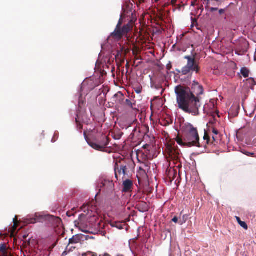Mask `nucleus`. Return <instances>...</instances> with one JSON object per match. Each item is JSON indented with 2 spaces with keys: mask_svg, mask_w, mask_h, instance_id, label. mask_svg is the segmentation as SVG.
I'll use <instances>...</instances> for the list:
<instances>
[{
  "mask_svg": "<svg viewBox=\"0 0 256 256\" xmlns=\"http://www.w3.org/2000/svg\"><path fill=\"white\" fill-rule=\"evenodd\" d=\"M178 107L186 113L193 116L200 114L199 109L202 106L200 96L204 93L202 86L198 82H192L191 87L182 85L175 87Z\"/></svg>",
  "mask_w": 256,
  "mask_h": 256,
  "instance_id": "f257e3e1",
  "label": "nucleus"
},
{
  "mask_svg": "<svg viewBox=\"0 0 256 256\" xmlns=\"http://www.w3.org/2000/svg\"><path fill=\"white\" fill-rule=\"evenodd\" d=\"M78 224L80 228H100L104 226V224L102 222V220H100L97 216L94 215L88 218L84 214L80 215Z\"/></svg>",
  "mask_w": 256,
  "mask_h": 256,
  "instance_id": "f03ea898",
  "label": "nucleus"
},
{
  "mask_svg": "<svg viewBox=\"0 0 256 256\" xmlns=\"http://www.w3.org/2000/svg\"><path fill=\"white\" fill-rule=\"evenodd\" d=\"M184 140L188 147L193 146H202L199 142L200 138L198 130L192 124H189L186 127L184 136Z\"/></svg>",
  "mask_w": 256,
  "mask_h": 256,
  "instance_id": "7ed1b4c3",
  "label": "nucleus"
},
{
  "mask_svg": "<svg viewBox=\"0 0 256 256\" xmlns=\"http://www.w3.org/2000/svg\"><path fill=\"white\" fill-rule=\"evenodd\" d=\"M133 24L132 21L124 24L122 27H116L114 30L108 36L109 40L119 42L124 37L128 38V34L132 30Z\"/></svg>",
  "mask_w": 256,
  "mask_h": 256,
  "instance_id": "20e7f679",
  "label": "nucleus"
},
{
  "mask_svg": "<svg viewBox=\"0 0 256 256\" xmlns=\"http://www.w3.org/2000/svg\"><path fill=\"white\" fill-rule=\"evenodd\" d=\"M184 58L188 60L186 64L182 68L181 70L178 71L182 75H186L189 74H192L194 72L198 74L200 72L199 62H198L194 56H186Z\"/></svg>",
  "mask_w": 256,
  "mask_h": 256,
  "instance_id": "39448f33",
  "label": "nucleus"
},
{
  "mask_svg": "<svg viewBox=\"0 0 256 256\" xmlns=\"http://www.w3.org/2000/svg\"><path fill=\"white\" fill-rule=\"evenodd\" d=\"M98 188L100 192L106 194H110L114 190V184L112 180L108 178H102L100 180L98 184Z\"/></svg>",
  "mask_w": 256,
  "mask_h": 256,
  "instance_id": "423d86ee",
  "label": "nucleus"
},
{
  "mask_svg": "<svg viewBox=\"0 0 256 256\" xmlns=\"http://www.w3.org/2000/svg\"><path fill=\"white\" fill-rule=\"evenodd\" d=\"M110 140L109 138L104 135H102L100 137V140L98 144L94 142H88V143L93 148L98 150H102L108 145Z\"/></svg>",
  "mask_w": 256,
  "mask_h": 256,
  "instance_id": "0eeeda50",
  "label": "nucleus"
},
{
  "mask_svg": "<svg viewBox=\"0 0 256 256\" xmlns=\"http://www.w3.org/2000/svg\"><path fill=\"white\" fill-rule=\"evenodd\" d=\"M148 132L149 126L146 124H144L142 126L141 128H135L130 134V137L134 139V136H138V134L140 132H142L144 134H146Z\"/></svg>",
  "mask_w": 256,
  "mask_h": 256,
  "instance_id": "6e6552de",
  "label": "nucleus"
},
{
  "mask_svg": "<svg viewBox=\"0 0 256 256\" xmlns=\"http://www.w3.org/2000/svg\"><path fill=\"white\" fill-rule=\"evenodd\" d=\"M128 167L124 166H119L118 162H116L114 166L115 176L118 180V174L124 176L126 174V170Z\"/></svg>",
  "mask_w": 256,
  "mask_h": 256,
  "instance_id": "1a4fd4ad",
  "label": "nucleus"
},
{
  "mask_svg": "<svg viewBox=\"0 0 256 256\" xmlns=\"http://www.w3.org/2000/svg\"><path fill=\"white\" fill-rule=\"evenodd\" d=\"M122 192H130L133 186V183L130 180H126L124 182Z\"/></svg>",
  "mask_w": 256,
  "mask_h": 256,
  "instance_id": "9d476101",
  "label": "nucleus"
},
{
  "mask_svg": "<svg viewBox=\"0 0 256 256\" xmlns=\"http://www.w3.org/2000/svg\"><path fill=\"white\" fill-rule=\"evenodd\" d=\"M44 220V216L39 214H36L34 216L29 219V223L35 224L36 222H42Z\"/></svg>",
  "mask_w": 256,
  "mask_h": 256,
  "instance_id": "9b49d317",
  "label": "nucleus"
},
{
  "mask_svg": "<svg viewBox=\"0 0 256 256\" xmlns=\"http://www.w3.org/2000/svg\"><path fill=\"white\" fill-rule=\"evenodd\" d=\"M137 209L140 212H148L149 210L148 204L146 202H140L139 204L136 205Z\"/></svg>",
  "mask_w": 256,
  "mask_h": 256,
  "instance_id": "f8f14e48",
  "label": "nucleus"
},
{
  "mask_svg": "<svg viewBox=\"0 0 256 256\" xmlns=\"http://www.w3.org/2000/svg\"><path fill=\"white\" fill-rule=\"evenodd\" d=\"M116 162L119 163V166H124L130 167L132 164V160L130 159H120L117 160Z\"/></svg>",
  "mask_w": 256,
  "mask_h": 256,
  "instance_id": "ddd939ff",
  "label": "nucleus"
},
{
  "mask_svg": "<svg viewBox=\"0 0 256 256\" xmlns=\"http://www.w3.org/2000/svg\"><path fill=\"white\" fill-rule=\"evenodd\" d=\"M239 108V106L233 105L230 110L229 114L233 117L236 116L238 114Z\"/></svg>",
  "mask_w": 256,
  "mask_h": 256,
  "instance_id": "4468645a",
  "label": "nucleus"
},
{
  "mask_svg": "<svg viewBox=\"0 0 256 256\" xmlns=\"http://www.w3.org/2000/svg\"><path fill=\"white\" fill-rule=\"evenodd\" d=\"M125 55L126 54L123 53L122 52H118L116 56V60H119L120 63H124V62Z\"/></svg>",
  "mask_w": 256,
  "mask_h": 256,
  "instance_id": "2eb2a0df",
  "label": "nucleus"
},
{
  "mask_svg": "<svg viewBox=\"0 0 256 256\" xmlns=\"http://www.w3.org/2000/svg\"><path fill=\"white\" fill-rule=\"evenodd\" d=\"M182 212H183V210L181 212L180 216L179 218L178 224L180 225H182L184 224L187 221V220L188 219V215L186 214H184L182 216H181V215L182 214Z\"/></svg>",
  "mask_w": 256,
  "mask_h": 256,
  "instance_id": "dca6fc26",
  "label": "nucleus"
},
{
  "mask_svg": "<svg viewBox=\"0 0 256 256\" xmlns=\"http://www.w3.org/2000/svg\"><path fill=\"white\" fill-rule=\"evenodd\" d=\"M80 241V236L78 235L73 236L69 240L70 244H78Z\"/></svg>",
  "mask_w": 256,
  "mask_h": 256,
  "instance_id": "f3484780",
  "label": "nucleus"
},
{
  "mask_svg": "<svg viewBox=\"0 0 256 256\" xmlns=\"http://www.w3.org/2000/svg\"><path fill=\"white\" fill-rule=\"evenodd\" d=\"M82 256H98V254L96 253L91 252H88L86 254H82ZM99 256H110L108 254H100ZM118 256H124L122 255H118Z\"/></svg>",
  "mask_w": 256,
  "mask_h": 256,
  "instance_id": "a211bd4d",
  "label": "nucleus"
},
{
  "mask_svg": "<svg viewBox=\"0 0 256 256\" xmlns=\"http://www.w3.org/2000/svg\"><path fill=\"white\" fill-rule=\"evenodd\" d=\"M236 218L238 224L244 230H247L248 228L247 224L244 222L242 221L239 217L236 216Z\"/></svg>",
  "mask_w": 256,
  "mask_h": 256,
  "instance_id": "6ab92c4d",
  "label": "nucleus"
},
{
  "mask_svg": "<svg viewBox=\"0 0 256 256\" xmlns=\"http://www.w3.org/2000/svg\"><path fill=\"white\" fill-rule=\"evenodd\" d=\"M241 74L245 78H248L249 76L250 70L246 68H242L240 70Z\"/></svg>",
  "mask_w": 256,
  "mask_h": 256,
  "instance_id": "aec40b11",
  "label": "nucleus"
},
{
  "mask_svg": "<svg viewBox=\"0 0 256 256\" xmlns=\"http://www.w3.org/2000/svg\"><path fill=\"white\" fill-rule=\"evenodd\" d=\"M176 140L177 142V143L180 146H187V144L186 142V141L184 140V139L182 140L181 138L178 136L176 137Z\"/></svg>",
  "mask_w": 256,
  "mask_h": 256,
  "instance_id": "412c9836",
  "label": "nucleus"
},
{
  "mask_svg": "<svg viewBox=\"0 0 256 256\" xmlns=\"http://www.w3.org/2000/svg\"><path fill=\"white\" fill-rule=\"evenodd\" d=\"M204 2L206 3L208 6H210L212 2H216L218 6H220L222 4V2L220 0H204Z\"/></svg>",
  "mask_w": 256,
  "mask_h": 256,
  "instance_id": "4be33fe9",
  "label": "nucleus"
},
{
  "mask_svg": "<svg viewBox=\"0 0 256 256\" xmlns=\"http://www.w3.org/2000/svg\"><path fill=\"white\" fill-rule=\"evenodd\" d=\"M212 132L214 134V136H212V139L214 142H216V140H218V134H219L218 131L215 128H212Z\"/></svg>",
  "mask_w": 256,
  "mask_h": 256,
  "instance_id": "5701e85b",
  "label": "nucleus"
},
{
  "mask_svg": "<svg viewBox=\"0 0 256 256\" xmlns=\"http://www.w3.org/2000/svg\"><path fill=\"white\" fill-rule=\"evenodd\" d=\"M0 251L2 252L4 254L7 253V248L6 244H2L0 246Z\"/></svg>",
  "mask_w": 256,
  "mask_h": 256,
  "instance_id": "b1692460",
  "label": "nucleus"
},
{
  "mask_svg": "<svg viewBox=\"0 0 256 256\" xmlns=\"http://www.w3.org/2000/svg\"><path fill=\"white\" fill-rule=\"evenodd\" d=\"M230 6V4L228 6V7L226 8H224V9H220V10H219V14H224V12H228V10H229L228 7H229V6Z\"/></svg>",
  "mask_w": 256,
  "mask_h": 256,
  "instance_id": "393cba45",
  "label": "nucleus"
},
{
  "mask_svg": "<svg viewBox=\"0 0 256 256\" xmlns=\"http://www.w3.org/2000/svg\"><path fill=\"white\" fill-rule=\"evenodd\" d=\"M76 122L77 124V128L78 130H81L83 126L79 122L78 120V118H76Z\"/></svg>",
  "mask_w": 256,
  "mask_h": 256,
  "instance_id": "a878e982",
  "label": "nucleus"
},
{
  "mask_svg": "<svg viewBox=\"0 0 256 256\" xmlns=\"http://www.w3.org/2000/svg\"><path fill=\"white\" fill-rule=\"evenodd\" d=\"M204 140H206L207 144H209V142L210 141V138L208 136V134H206V132H205V134H204Z\"/></svg>",
  "mask_w": 256,
  "mask_h": 256,
  "instance_id": "bb28decb",
  "label": "nucleus"
},
{
  "mask_svg": "<svg viewBox=\"0 0 256 256\" xmlns=\"http://www.w3.org/2000/svg\"><path fill=\"white\" fill-rule=\"evenodd\" d=\"M18 218H17V217L16 216L15 218L14 219V225L13 226V228L16 230L17 228V226H18Z\"/></svg>",
  "mask_w": 256,
  "mask_h": 256,
  "instance_id": "cd10ccee",
  "label": "nucleus"
},
{
  "mask_svg": "<svg viewBox=\"0 0 256 256\" xmlns=\"http://www.w3.org/2000/svg\"><path fill=\"white\" fill-rule=\"evenodd\" d=\"M122 18H120L119 20H118V22L116 26V27H122L123 26H122Z\"/></svg>",
  "mask_w": 256,
  "mask_h": 256,
  "instance_id": "c85d7f7f",
  "label": "nucleus"
},
{
  "mask_svg": "<svg viewBox=\"0 0 256 256\" xmlns=\"http://www.w3.org/2000/svg\"><path fill=\"white\" fill-rule=\"evenodd\" d=\"M178 221H179V218L176 216H174L172 219V222H174V223H177V222L178 223Z\"/></svg>",
  "mask_w": 256,
  "mask_h": 256,
  "instance_id": "c756f323",
  "label": "nucleus"
},
{
  "mask_svg": "<svg viewBox=\"0 0 256 256\" xmlns=\"http://www.w3.org/2000/svg\"><path fill=\"white\" fill-rule=\"evenodd\" d=\"M126 104L127 105L132 107V102H130V100L127 99L126 100Z\"/></svg>",
  "mask_w": 256,
  "mask_h": 256,
  "instance_id": "7c9ffc66",
  "label": "nucleus"
},
{
  "mask_svg": "<svg viewBox=\"0 0 256 256\" xmlns=\"http://www.w3.org/2000/svg\"><path fill=\"white\" fill-rule=\"evenodd\" d=\"M245 154L248 156H252L254 154L252 152H246Z\"/></svg>",
  "mask_w": 256,
  "mask_h": 256,
  "instance_id": "2f4dec72",
  "label": "nucleus"
},
{
  "mask_svg": "<svg viewBox=\"0 0 256 256\" xmlns=\"http://www.w3.org/2000/svg\"><path fill=\"white\" fill-rule=\"evenodd\" d=\"M210 10L212 12H214L218 10V8L212 7V8H210Z\"/></svg>",
  "mask_w": 256,
  "mask_h": 256,
  "instance_id": "473e14b6",
  "label": "nucleus"
},
{
  "mask_svg": "<svg viewBox=\"0 0 256 256\" xmlns=\"http://www.w3.org/2000/svg\"><path fill=\"white\" fill-rule=\"evenodd\" d=\"M210 5L213 6H218L216 5V2H212Z\"/></svg>",
  "mask_w": 256,
  "mask_h": 256,
  "instance_id": "72a5a7b5",
  "label": "nucleus"
},
{
  "mask_svg": "<svg viewBox=\"0 0 256 256\" xmlns=\"http://www.w3.org/2000/svg\"><path fill=\"white\" fill-rule=\"evenodd\" d=\"M250 80H252L253 82V85L256 84V82L254 81V79L250 78Z\"/></svg>",
  "mask_w": 256,
  "mask_h": 256,
  "instance_id": "f704fd0d",
  "label": "nucleus"
},
{
  "mask_svg": "<svg viewBox=\"0 0 256 256\" xmlns=\"http://www.w3.org/2000/svg\"><path fill=\"white\" fill-rule=\"evenodd\" d=\"M177 2V0H172V4H175Z\"/></svg>",
  "mask_w": 256,
  "mask_h": 256,
  "instance_id": "c9c22d12",
  "label": "nucleus"
},
{
  "mask_svg": "<svg viewBox=\"0 0 256 256\" xmlns=\"http://www.w3.org/2000/svg\"><path fill=\"white\" fill-rule=\"evenodd\" d=\"M138 0V2L140 4H142V2H144L145 0Z\"/></svg>",
  "mask_w": 256,
  "mask_h": 256,
  "instance_id": "e433bc0d",
  "label": "nucleus"
},
{
  "mask_svg": "<svg viewBox=\"0 0 256 256\" xmlns=\"http://www.w3.org/2000/svg\"><path fill=\"white\" fill-rule=\"evenodd\" d=\"M141 92L140 90H136V92L138 94H140Z\"/></svg>",
  "mask_w": 256,
  "mask_h": 256,
  "instance_id": "4c0bfd02",
  "label": "nucleus"
},
{
  "mask_svg": "<svg viewBox=\"0 0 256 256\" xmlns=\"http://www.w3.org/2000/svg\"><path fill=\"white\" fill-rule=\"evenodd\" d=\"M228 14H226V17L225 18V19H226V18H228Z\"/></svg>",
  "mask_w": 256,
  "mask_h": 256,
  "instance_id": "58836bf2",
  "label": "nucleus"
},
{
  "mask_svg": "<svg viewBox=\"0 0 256 256\" xmlns=\"http://www.w3.org/2000/svg\"><path fill=\"white\" fill-rule=\"evenodd\" d=\"M82 231L85 232H88V231L87 230H82Z\"/></svg>",
  "mask_w": 256,
  "mask_h": 256,
  "instance_id": "ea45409f",
  "label": "nucleus"
},
{
  "mask_svg": "<svg viewBox=\"0 0 256 256\" xmlns=\"http://www.w3.org/2000/svg\"><path fill=\"white\" fill-rule=\"evenodd\" d=\"M160 0H155V2H158V1H160Z\"/></svg>",
  "mask_w": 256,
  "mask_h": 256,
  "instance_id": "a19ab883",
  "label": "nucleus"
},
{
  "mask_svg": "<svg viewBox=\"0 0 256 256\" xmlns=\"http://www.w3.org/2000/svg\"><path fill=\"white\" fill-rule=\"evenodd\" d=\"M126 66H128V62L127 64H126Z\"/></svg>",
  "mask_w": 256,
  "mask_h": 256,
  "instance_id": "79ce46f5",
  "label": "nucleus"
},
{
  "mask_svg": "<svg viewBox=\"0 0 256 256\" xmlns=\"http://www.w3.org/2000/svg\"><path fill=\"white\" fill-rule=\"evenodd\" d=\"M167 68H168V70H170V68H168V66L167 67Z\"/></svg>",
  "mask_w": 256,
  "mask_h": 256,
  "instance_id": "37998d69",
  "label": "nucleus"
}]
</instances>
